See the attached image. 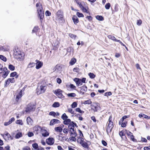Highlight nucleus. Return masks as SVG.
I'll return each mask as SVG.
<instances>
[{
  "mask_svg": "<svg viewBox=\"0 0 150 150\" xmlns=\"http://www.w3.org/2000/svg\"><path fill=\"white\" fill-rule=\"evenodd\" d=\"M37 8L38 17L40 18L41 23H42V21L44 18V13L43 10V8L41 5L39 6L38 3H37L36 4Z\"/></svg>",
  "mask_w": 150,
  "mask_h": 150,
  "instance_id": "f257e3e1",
  "label": "nucleus"
},
{
  "mask_svg": "<svg viewBox=\"0 0 150 150\" xmlns=\"http://www.w3.org/2000/svg\"><path fill=\"white\" fill-rule=\"evenodd\" d=\"M47 88V86L45 84H42L40 86H38L36 89L37 94L40 95L44 93Z\"/></svg>",
  "mask_w": 150,
  "mask_h": 150,
  "instance_id": "f03ea898",
  "label": "nucleus"
},
{
  "mask_svg": "<svg viewBox=\"0 0 150 150\" xmlns=\"http://www.w3.org/2000/svg\"><path fill=\"white\" fill-rule=\"evenodd\" d=\"M112 117L110 116L109 117L108 122V125L107 128V132L109 133L112 130L113 128V123L111 121Z\"/></svg>",
  "mask_w": 150,
  "mask_h": 150,
  "instance_id": "7ed1b4c3",
  "label": "nucleus"
},
{
  "mask_svg": "<svg viewBox=\"0 0 150 150\" xmlns=\"http://www.w3.org/2000/svg\"><path fill=\"white\" fill-rule=\"evenodd\" d=\"M35 109V106L31 104H28L25 110L26 113H29L31 112L34 111Z\"/></svg>",
  "mask_w": 150,
  "mask_h": 150,
  "instance_id": "20e7f679",
  "label": "nucleus"
},
{
  "mask_svg": "<svg viewBox=\"0 0 150 150\" xmlns=\"http://www.w3.org/2000/svg\"><path fill=\"white\" fill-rule=\"evenodd\" d=\"M56 18L59 21L62 20L64 17L63 13L61 10H58L56 14Z\"/></svg>",
  "mask_w": 150,
  "mask_h": 150,
  "instance_id": "39448f33",
  "label": "nucleus"
},
{
  "mask_svg": "<svg viewBox=\"0 0 150 150\" xmlns=\"http://www.w3.org/2000/svg\"><path fill=\"white\" fill-rule=\"evenodd\" d=\"M53 92L59 98H63L64 97L62 94V91L60 89H58Z\"/></svg>",
  "mask_w": 150,
  "mask_h": 150,
  "instance_id": "423d86ee",
  "label": "nucleus"
},
{
  "mask_svg": "<svg viewBox=\"0 0 150 150\" xmlns=\"http://www.w3.org/2000/svg\"><path fill=\"white\" fill-rule=\"evenodd\" d=\"M23 54H22L21 52L16 51L14 53V57L17 59H21L23 58Z\"/></svg>",
  "mask_w": 150,
  "mask_h": 150,
  "instance_id": "0eeeda50",
  "label": "nucleus"
},
{
  "mask_svg": "<svg viewBox=\"0 0 150 150\" xmlns=\"http://www.w3.org/2000/svg\"><path fill=\"white\" fill-rule=\"evenodd\" d=\"M1 135L6 140H12L13 139V137L8 132H6L3 134H1Z\"/></svg>",
  "mask_w": 150,
  "mask_h": 150,
  "instance_id": "6e6552de",
  "label": "nucleus"
},
{
  "mask_svg": "<svg viewBox=\"0 0 150 150\" xmlns=\"http://www.w3.org/2000/svg\"><path fill=\"white\" fill-rule=\"evenodd\" d=\"M76 126L77 125L76 123L72 121L71 122L69 125L68 126V130H69V132L73 130V129H75L74 127Z\"/></svg>",
  "mask_w": 150,
  "mask_h": 150,
  "instance_id": "1a4fd4ad",
  "label": "nucleus"
},
{
  "mask_svg": "<svg viewBox=\"0 0 150 150\" xmlns=\"http://www.w3.org/2000/svg\"><path fill=\"white\" fill-rule=\"evenodd\" d=\"M54 142V139L52 137H49L46 140V142L47 143L50 145H53Z\"/></svg>",
  "mask_w": 150,
  "mask_h": 150,
  "instance_id": "9d476101",
  "label": "nucleus"
},
{
  "mask_svg": "<svg viewBox=\"0 0 150 150\" xmlns=\"http://www.w3.org/2000/svg\"><path fill=\"white\" fill-rule=\"evenodd\" d=\"M74 81L75 82L77 86H79L82 84L81 79H80L76 78L74 79Z\"/></svg>",
  "mask_w": 150,
  "mask_h": 150,
  "instance_id": "9b49d317",
  "label": "nucleus"
},
{
  "mask_svg": "<svg viewBox=\"0 0 150 150\" xmlns=\"http://www.w3.org/2000/svg\"><path fill=\"white\" fill-rule=\"evenodd\" d=\"M60 122V121L57 119H53L51 120L50 125H53L55 124L59 123Z\"/></svg>",
  "mask_w": 150,
  "mask_h": 150,
  "instance_id": "f8f14e48",
  "label": "nucleus"
},
{
  "mask_svg": "<svg viewBox=\"0 0 150 150\" xmlns=\"http://www.w3.org/2000/svg\"><path fill=\"white\" fill-rule=\"evenodd\" d=\"M41 132L42 134V135L44 137H46L49 135V133L45 129L42 128Z\"/></svg>",
  "mask_w": 150,
  "mask_h": 150,
  "instance_id": "ddd939ff",
  "label": "nucleus"
},
{
  "mask_svg": "<svg viewBox=\"0 0 150 150\" xmlns=\"http://www.w3.org/2000/svg\"><path fill=\"white\" fill-rule=\"evenodd\" d=\"M36 62L37 63L36 64V68L37 69H38L41 68L42 65V63L39 61L38 60H36Z\"/></svg>",
  "mask_w": 150,
  "mask_h": 150,
  "instance_id": "4468645a",
  "label": "nucleus"
},
{
  "mask_svg": "<svg viewBox=\"0 0 150 150\" xmlns=\"http://www.w3.org/2000/svg\"><path fill=\"white\" fill-rule=\"evenodd\" d=\"M79 7L83 12H85L87 13H88L89 12H88L87 9L86 8L84 7L83 6V4L82 3L81 4H80Z\"/></svg>",
  "mask_w": 150,
  "mask_h": 150,
  "instance_id": "2eb2a0df",
  "label": "nucleus"
},
{
  "mask_svg": "<svg viewBox=\"0 0 150 150\" xmlns=\"http://www.w3.org/2000/svg\"><path fill=\"white\" fill-rule=\"evenodd\" d=\"M22 91H21L18 93V95H16V100L17 103H19L20 102L19 99L22 96Z\"/></svg>",
  "mask_w": 150,
  "mask_h": 150,
  "instance_id": "dca6fc26",
  "label": "nucleus"
},
{
  "mask_svg": "<svg viewBox=\"0 0 150 150\" xmlns=\"http://www.w3.org/2000/svg\"><path fill=\"white\" fill-rule=\"evenodd\" d=\"M81 88V92L82 94H83L87 90V87L85 86H83L80 88Z\"/></svg>",
  "mask_w": 150,
  "mask_h": 150,
  "instance_id": "f3484780",
  "label": "nucleus"
},
{
  "mask_svg": "<svg viewBox=\"0 0 150 150\" xmlns=\"http://www.w3.org/2000/svg\"><path fill=\"white\" fill-rule=\"evenodd\" d=\"M72 19L75 24H76L79 22V19L76 16H74L72 17Z\"/></svg>",
  "mask_w": 150,
  "mask_h": 150,
  "instance_id": "a211bd4d",
  "label": "nucleus"
},
{
  "mask_svg": "<svg viewBox=\"0 0 150 150\" xmlns=\"http://www.w3.org/2000/svg\"><path fill=\"white\" fill-rule=\"evenodd\" d=\"M42 128L41 127L38 126H35L33 128V129L34 131H36V132H38L39 131H41Z\"/></svg>",
  "mask_w": 150,
  "mask_h": 150,
  "instance_id": "6ab92c4d",
  "label": "nucleus"
},
{
  "mask_svg": "<svg viewBox=\"0 0 150 150\" xmlns=\"http://www.w3.org/2000/svg\"><path fill=\"white\" fill-rule=\"evenodd\" d=\"M100 108V107L98 105H93L91 109H93L94 112L97 111Z\"/></svg>",
  "mask_w": 150,
  "mask_h": 150,
  "instance_id": "aec40b11",
  "label": "nucleus"
},
{
  "mask_svg": "<svg viewBox=\"0 0 150 150\" xmlns=\"http://www.w3.org/2000/svg\"><path fill=\"white\" fill-rule=\"evenodd\" d=\"M69 133L70 134L71 136H74V137H76L77 135V134L76 133V130L75 129H73V130L70 131Z\"/></svg>",
  "mask_w": 150,
  "mask_h": 150,
  "instance_id": "412c9836",
  "label": "nucleus"
},
{
  "mask_svg": "<svg viewBox=\"0 0 150 150\" xmlns=\"http://www.w3.org/2000/svg\"><path fill=\"white\" fill-rule=\"evenodd\" d=\"M80 144L83 147L86 148H88V145L87 143L84 141H83L82 142H81Z\"/></svg>",
  "mask_w": 150,
  "mask_h": 150,
  "instance_id": "4be33fe9",
  "label": "nucleus"
},
{
  "mask_svg": "<svg viewBox=\"0 0 150 150\" xmlns=\"http://www.w3.org/2000/svg\"><path fill=\"white\" fill-rule=\"evenodd\" d=\"M71 122L70 119L67 118V119H66V120H64V123L65 125H68V124L69 125Z\"/></svg>",
  "mask_w": 150,
  "mask_h": 150,
  "instance_id": "5701e85b",
  "label": "nucleus"
},
{
  "mask_svg": "<svg viewBox=\"0 0 150 150\" xmlns=\"http://www.w3.org/2000/svg\"><path fill=\"white\" fill-rule=\"evenodd\" d=\"M55 130L58 132H61L62 130V128L60 127H58L54 128Z\"/></svg>",
  "mask_w": 150,
  "mask_h": 150,
  "instance_id": "b1692460",
  "label": "nucleus"
},
{
  "mask_svg": "<svg viewBox=\"0 0 150 150\" xmlns=\"http://www.w3.org/2000/svg\"><path fill=\"white\" fill-rule=\"evenodd\" d=\"M4 74H3L2 76L4 78H5L9 73V71H8L7 69V70L4 71Z\"/></svg>",
  "mask_w": 150,
  "mask_h": 150,
  "instance_id": "393cba45",
  "label": "nucleus"
},
{
  "mask_svg": "<svg viewBox=\"0 0 150 150\" xmlns=\"http://www.w3.org/2000/svg\"><path fill=\"white\" fill-rule=\"evenodd\" d=\"M26 120L27 123L28 125L31 124L33 122L32 120L31 119L30 117H28L27 118Z\"/></svg>",
  "mask_w": 150,
  "mask_h": 150,
  "instance_id": "a878e982",
  "label": "nucleus"
},
{
  "mask_svg": "<svg viewBox=\"0 0 150 150\" xmlns=\"http://www.w3.org/2000/svg\"><path fill=\"white\" fill-rule=\"evenodd\" d=\"M59 103L57 102H54L52 105V106L54 108H57L59 107Z\"/></svg>",
  "mask_w": 150,
  "mask_h": 150,
  "instance_id": "bb28decb",
  "label": "nucleus"
},
{
  "mask_svg": "<svg viewBox=\"0 0 150 150\" xmlns=\"http://www.w3.org/2000/svg\"><path fill=\"white\" fill-rule=\"evenodd\" d=\"M0 59L4 62H6L7 61L6 57L3 55H0Z\"/></svg>",
  "mask_w": 150,
  "mask_h": 150,
  "instance_id": "cd10ccee",
  "label": "nucleus"
},
{
  "mask_svg": "<svg viewBox=\"0 0 150 150\" xmlns=\"http://www.w3.org/2000/svg\"><path fill=\"white\" fill-rule=\"evenodd\" d=\"M76 62V59L75 58H73L69 62V63L71 65L74 64Z\"/></svg>",
  "mask_w": 150,
  "mask_h": 150,
  "instance_id": "c85d7f7f",
  "label": "nucleus"
},
{
  "mask_svg": "<svg viewBox=\"0 0 150 150\" xmlns=\"http://www.w3.org/2000/svg\"><path fill=\"white\" fill-rule=\"evenodd\" d=\"M129 117V115L124 116H123L120 119V121L119 122V123L120 125V121H121L122 122L124 121V120L125 119Z\"/></svg>",
  "mask_w": 150,
  "mask_h": 150,
  "instance_id": "c756f323",
  "label": "nucleus"
},
{
  "mask_svg": "<svg viewBox=\"0 0 150 150\" xmlns=\"http://www.w3.org/2000/svg\"><path fill=\"white\" fill-rule=\"evenodd\" d=\"M96 18L98 20L100 21H102L103 20V17L101 16H97L96 17Z\"/></svg>",
  "mask_w": 150,
  "mask_h": 150,
  "instance_id": "7c9ffc66",
  "label": "nucleus"
},
{
  "mask_svg": "<svg viewBox=\"0 0 150 150\" xmlns=\"http://www.w3.org/2000/svg\"><path fill=\"white\" fill-rule=\"evenodd\" d=\"M68 118V117L65 113H64L61 116V118L64 120L67 119Z\"/></svg>",
  "mask_w": 150,
  "mask_h": 150,
  "instance_id": "2f4dec72",
  "label": "nucleus"
},
{
  "mask_svg": "<svg viewBox=\"0 0 150 150\" xmlns=\"http://www.w3.org/2000/svg\"><path fill=\"white\" fill-rule=\"evenodd\" d=\"M71 137L69 138V139L70 141L75 142L76 140V139L75 138L76 137L74 136H71Z\"/></svg>",
  "mask_w": 150,
  "mask_h": 150,
  "instance_id": "473e14b6",
  "label": "nucleus"
},
{
  "mask_svg": "<svg viewBox=\"0 0 150 150\" xmlns=\"http://www.w3.org/2000/svg\"><path fill=\"white\" fill-rule=\"evenodd\" d=\"M88 75L89 77L91 79H93L96 77V75L92 73H89Z\"/></svg>",
  "mask_w": 150,
  "mask_h": 150,
  "instance_id": "72a5a7b5",
  "label": "nucleus"
},
{
  "mask_svg": "<svg viewBox=\"0 0 150 150\" xmlns=\"http://www.w3.org/2000/svg\"><path fill=\"white\" fill-rule=\"evenodd\" d=\"M92 102L90 100H85L83 103V104H90Z\"/></svg>",
  "mask_w": 150,
  "mask_h": 150,
  "instance_id": "f704fd0d",
  "label": "nucleus"
},
{
  "mask_svg": "<svg viewBox=\"0 0 150 150\" xmlns=\"http://www.w3.org/2000/svg\"><path fill=\"white\" fill-rule=\"evenodd\" d=\"M22 136V134L21 132H19L17 133L16 136V139H18Z\"/></svg>",
  "mask_w": 150,
  "mask_h": 150,
  "instance_id": "c9c22d12",
  "label": "nucleus"
},
{
  "mask_svg": "<svg viewBox=\"0 0 150 150\" xmlns=\"http://www.w3.org/2000/svg\"><path fill=\"white\" fill-rule=\"evenodd\" d=\"M67 96L69 97H75L76 96V94L74 93H68L67 94Z\"/></svg>",
  "mask_w": 150,
  "mask_h": 150,
  "instance_id": "e433bc0d",
  "label": "nucleus"
},
{
  "mask_svg": "<svg viewBox=\"0 0 150 150\" xmlns=\"http://www.w3.org/2000/svg\"><path fill=\"white\" fill-rule=\"evenodd\" d=\"M84 139L83 137H79L77 139V141L80 144L81 142H83L84 141Z\"/></svg>",
  "mask_w": 150,
  "mask_h": 150,
  "instance_id": "4c0bfd02",
  "label": "nucleus"
},
{
  "mask_svg": "<svg viewBox=\"0 0 150 150\" xmlns=\"http://www.w3.org/2000/svg\"><path fill=\"white\" fill-rule=\"evenodd\" d=\"M35 63H33V62H32V63H30L28 65V68H32L34 66H35Z\"/></svg>",
  "mask_w": 150,
  "mask_h": 150,
  "instance_id": "58836bf2",
  "label": "nucleus"
},
{
  "mask_svg": "<svg viewBox=\"0 0 150 150\" xmlns=\"http://www.w3.org/2000/svg\"><path fill=\"white\" fill-rule=\"evenodd\" d=\"M8 68L11 71H13L15 69V67L12 64H9L8 65Z\"/></svg>",
  "mask_w": 150,
  "mask_h": 150,
  "instance_id": "ea45409f",
  "label": "nucleus"
},
{
  "mask_svg": "<svg viewBox=\"0 0 150 150\" xmlns=\"http://www.w3.org/2000/svg\"><path fill=\"white\" fill-rule=\"evenodd\" d=\"M108 37L109 39L112 40L113 41H115V40H116V38L114 36L111 35H109L108 36Z\"/></svg>",
  "mask_w": 150,
  "mask_h": 150,
  "instance_id": "a19ab883",
  "label": "nucleus"
},
{
  "mask_svg": "<svg viewBox=\"0 0 150 150\" xmlns=\"http://www.w3.org/2000/svg\"><path fill=\"white\" fill-rule=\"evenodd\" d=\"M38 29V26H35L32 30V33H36L37 32Z\"/></svg>",
  "mask_w": 150,
  "mask_h": 150,
  "instance_id": "79ce46f5",
  "label": "nucleus"
},
{
  "mask_svg": "<svg viewBox=\"0 0 150 150\" xmlns=\"http://www.w3.org/2000/svg\"><path fill=\"white\" fill-rule=\"evenodd\" d=\"M33 147L35 149H38V146L37 144L34 143L32 145Z\"/></svg>",
  "mask_w": 150,
  "mask_h": 150,
  "instance_id": "37998d69",
  "label": "nucleus"
},
{
  "mask_svg": "<svg viewBox=\"0 0 150 150\" xmlns=\"http://www.w3.org/2000/svg\"><path fill=\"white\" fill-rule=\"evenodd\" d=\"M16 123L21 125H23V123L21 120H17L16 122Z\"/></svg>",
  "mask_w": 150,
  "mask_h": 150,
  "instance_id": "c03bdc74",
  "label": "nucleus"
},
{
  "mask_svg": "<svg viewBox=\"0 0 150 150\" xmlns=\"http://www.w3.org/2000/svg\"><path fill=\"white\" fill-rule=\"evenodd\" d=\"M77 103L76 102H74L71 105V107L73 108L76 107L77 106Z\"/></svg>",
  "mask_w": 150,
  "mask_h": 150,
  "instance_id": "a18cd8bd",
  "label": "nucleus"
},
{
  "mask_svg": "<svg viewBox=\"0 0 150 150\" xmlns=\"http://www.w3.org/2000/svg\"><path fill=\"white\" fill-rule=\"evenodd\" d=\"M76 15L79 17H83L84 15L81 13L79 12H77L76 13Z\"/></svg>",
  "mask_w": 150,
  "mask_h": 150,
  "instance_id": "49530a36",
  "label": "nucleus"
},
{
  "mask_svg": "<svg viewBox=\"0 0 150 150\" xmlns=\"http://www.w3.org/2000/svg\"><path fill=\"white\" fill-rule=\"evenodd\" d=\"M75 110L76 112H79L80 113H83L84 112L83 111H82V110H81L79 108H76V109Z\"/></svg>",
  "mask_w": 150,
  "mask_h": 150,
  "instance_id": "de8ad7c7",
  "label": "nucleus"
},
{
  "mask_svg": "<svg viewBox=\"0 0 150 150\" xmlns=\"http://www.w3.org/2000/svg\"><path fill=\"white\" fill-rule=\"evenodd\" d=\"M112 94L111 92L109 91L106 92L105 93V96H111Z\"/></svg>",
  "mask_w": 150,
  "mask_h": 150,
  "instance_id": "09e8293b",
  "label": "nucleus"
},
{
  "mask_svg": "<svg viewBox=\"0 0 150 150\" xmlns=\"http://www.w3.org/2000/svg\"><path fill=\"white\" fill-rule=\"evenodd\" d=\"M7 70V68L6 67H4L3 69L1 68V69H0V74L4 72V71Z\"/></svg>",
  "mask_w": 150,
  "mask_h": 150,
  "instance_id": "8fccbe9b",
  "label": "nucleus"
},
{
  "mask_svg": "<svg viewBox=\"0 0 150 150\" xmlns=\"http://www.w3.org/2000/svg\"><path fill=\"white\" fill-rule=\"evenodd\" d=\"M110 4L109 3L107 4L105 6V8L106 9H109L110 7Z\"/></svg>",
  "mask_w": 150,
  "mask_h": 150,
  "instance_id": "3c124183",
  "label": "nucleus"
},
{
  "mask_svg": "<svg viewBox=\"0 0 150 150\" xmlns=\"http://www.w3.org/2000/svg\"><path fill=\"white\" fill-rule=\"evenodd\" d=\"M130 137V139L134 142H135L136 140L134 139V136L132 134L131 135L129 136Z\"/></svg>",
  "mask_w": 150,
  "mask_h": 150,
  "instance_id": "603ef678",
  "label": "nucleus"
},
{
  "mask_svg": "<svg viewBox=\"0 0 150 150\" xmlns=\"http://www.w3.org/2000/svg\"><path fill=\"white\" fill-rule=\"evenodd\" d=\"M73 71L76 72H78L79 71V68L76 67L73 69Z\"/></svg>",
  "mask_w": 150,
  "mask_h": 150,
  "instance_id": "864d4df0",
  "label": "nucleus"
},
{
  "mask_svg": "<svg viewBox=\"0 0 150 150\" xmlns=\"http://www.w3.org/2000/svg\"><path fill=\"white\" fill-rule=\"evenodd\" d=\"M11 121H10L9 120L8 122H5L4 123V125L5 126H8V125H10V124H11Z\"/></svg>",
  "mask_w": 150,
  "mask_h": 150,
  "instance_id": "5fc2aeb1",
  "label": "nucleus"
},
{
  "mask_svg": "<svg viewBox=\"0 0 150 150\" xmlns=\"http://www.w3.org/2000/svg\"><path fill=\"white\" fill-rule=\"evenodd\" d=\"M68 112L72 114H74V112L73 110L71 108H68Z\"/></svg>",
  "mask_w": 150,
  "mask_h": 150,
  "instance_id": "6e6d98bb",
  "label": "nucleus"
},
{
  "mask_svg": "<svg viewBox=\"0 0 150 150\" xmlns=\"http://www.w3.org/2000/svg\"><path fill=\"white\" fill-rule=\"evenodd\" d=\"M125 131H126V133L127 134V135L128 136H130L132 134L130 132L128 131H127L126 130H125Z\"/></svg>",
  "mask_w": 150,
  "mask_h": 150,
  "instance_id": "4d7b16f0",
  "label": "nucleus"
},
{
  "mask_svg": "<svg viewBox=\"0 0 150 150\" xmlns=\"http://www.w3.org/2000/svg\"><path fill=\"white\" fill-rule=\"evenodd\" d=\"M17 73L16 72H14L11 73L10 76L11 77H14L16 75Z\"/></svg>",
  "mask_w": 150,
  "mask_h": 150,
  "instance_id": "13d9d810",
  "label": "nucleus"
},
{
  "mask_svg": "<svg viewBox=\"0 0 150 150\" xmlns=\"http://www.w3.org/2000/svg\"><path fill=\"white\" fill-rule=\"evenodd\" d=\"M69 36H70L71 38H75L76 36L73 34H71V33H70L69 34Z\"/></svg>",
  "mask_w": 150,
  "mask_h": 150,
  "instance_id": "bf43d9fd",
  "label": "nucleus"
},
{
  "mask_svg": "<svg viewBox=\"0 0 150 150\" xmlns=\"http://www.w3.org/2000/svg\"><path fill=\"white\" fill-rule=\"evenodd\" d=\"M72 50L73 49L71 47H68L67 49V52H71Z\"/></svg>",
  "mask_w": 150,
  "mask_h": 150,
  "instance_id": "052dcab7",
  "label": "nucleus"
},
{
  "mask_svg": "<svg viewBox=\"0 0 150 150\" xmlns=\"http://www.w3.org/2000/svg\"><path fill=\"white\" fill-rule=\"evenodd\" d=\"M49 115L55 116V115H56V113L54 112H51L49 113Z\"/></svg>",
  "mask_w": 150,
  "mask_h": 150,
  "instance_id": "680f3d73",
  "label": "nucleus"
},
{
  "mask_svg": "<svg viewBox=\"0 0 150 150\" xmlns=\"http://www.w3.org/2000/svg\"><path fill=\"white\" fill-rule=\"evenodd\" d=\"M28 136L29 137H31L33 136L34 134L33 133L31 132H29L28 133Z\"/></svg>",
  "mask_w": 150,
  "mask_h": 150,
  "instance_id": "e2e57ef3",
  "label": "nucleus"
},
{
  "mask_svg": "<svg viewBox=\"0 0 150 150\" xmlns=\"http://www.w3.org/2000/svg\"><path fill=\"white\" fill-rule=\"evenodd\" d=\"M57 82L59 84H60L62 82L61 79L59 78H57L56 79Z\"/></svg>",
  "mask_w": 150,
  "mask_h": 150,
  "instance_id": "0e129e2a",
  "label": "nucleus"
},
{
  "mask_svg": "<svg viewBox=\"0 0 150 150\" xmlns=\"http://www.w3.org/2000/svg\"><path fill=\"white\" fill-rule=\"evenodd\" d=\"M142 22L141 20H137V25H141Z\"/></svg>",
  "mask_w": 150,
  "mask_h": 150,
  "instance_id": "69168bd1",
  "label": "nucleus"
},
{
  "mask_svg": "<svg viewBox=\"0 0 150 150\" xmlns=\"http://www.w3.org/2000/svg\"><path fill=\"white\" fill-rule=\"evenodd\" d=\"M119 134L120 135V137H121L122 138V137L124 135V132L123 131H122L120 132H119Z\"/></svg>",
  "mask_w": 150,
  "mask_h": 150,
  "instance_id": "338daca9",
  "label": "nucleus"
},
{
  "mask_svg": "<svg viewBox=\"0 0 150 150\" xmlns=\"http://www.w3.org/2000/svg\"><path fill=\"white\" fill-rule=\"evenodd\" d=\"M144 150H150V145L148 146H145L144 147Z\"/></svg>",
  "mask_w": 150,
  "mask_h": 150,
  "instance_id": "774afa93",
  "label": "nucleus"
}]
</instances>
